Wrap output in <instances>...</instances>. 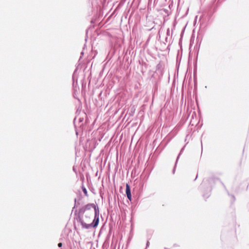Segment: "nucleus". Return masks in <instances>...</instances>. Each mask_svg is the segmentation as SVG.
<instances>
[{"instance_id": "f03ea898", "label": "nucleus", "mask_w": 249, "mask_h": 249, "mask_svg": "<svg viewBox=\"0 0 249 249\" xmlns=\"http://www.w3.org/2000/svg\"><path fill=\"white\" fill-rule=\"evenodd\" d=\"M126 196L127 195H129L131 194V191H130V187L128 185V184H126Z\"/></svg>"}, {"instance_id": "39448f33", "label": "nucleus", "mask_w": 249, "mask_h": 249, "mask_svg": "<svg viewBox=\"0 0 249 249\" xmlns=\"http://www.w3.org/2000/svg\"><path fill=\"white\" fill-rule=\"evenodd\" d=\"M62 244L61 243H59L58 244V246L59 247H61L62 246Z\"/></svg>"}, {"instance_id": "423d86ee", "label": "nucleus", "mask_w": 249, "mask_h": 249, "mask_svg": "<svg viewBox=\"0 0 249 249\" xmlns=\"http://www.w3.org/2000/svg\"><path fill=\"white\" fill-rule=\"evenodd\" d=\"M86 221L87 222H89V220H86Z\"/></svg>"}, {"instance_id": "7ed1b4c3", "label": "nucleus", "mask_w": 249, "mask_h": 249, "mask_svg": "<svg viewBox=\"0 0 249 249\" xmlns=\"http://www.w3.org/2000/svg\"><path fill=\"white\" fill-rule=\"evenodd\" d=\"M127 197L129 200H131V194L127 195Z\"/></svg>"}, {"instance_id": "f257e3e1", "label": "nucleus", "mask_w": 249, "mask_h": 249, "mask_svg": "<svg viewBox=\"0 0 249 249\" xmlns=\"http://www.w3.org/2000/svg\"><path fill=\"white\" fill-rule=\"evenodd\" d=\"M92 206L94 209L95 212V216L94 219L92 223L87 224L84 220L81 221V224L83 228L89 229L91 226L93 227H95L97 226L99 223V213L98 210L96 209V207L94 205H92Z\"/></svg>"}, {"instance_id": "20e7f679", "label": "nucleus", "mask_w": 249, "mask_h": 249, "mask_svg": "<svg viewBox=\"0 0 249 249\" xmlns=\"http://www.w3.org/2000/svg\"><path fill=\"white\" fill-rule=\"evenodd\" d=\"M83 191H84V193H85L86 195H87V190H86V189L85 188H84V189H83Z\"/></svg>"}]
</instances>
